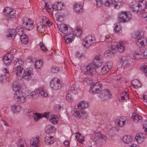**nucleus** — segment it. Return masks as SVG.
<instances>
[{
  "mask_svg": "<svg viewBox=\"0 0 147 147\" xmlns=\"http://www.w3.org/2000/svg\"><path fill=\"white\" fill-rule=\"evenodd\" d=\"M114 54V52L110 50H107L105 51V54H108L107 56H109Z\"/></svg>",
  "mask_w": 147,
  "mask_h": 147,
  "instance_id": "nucleus-62",
  "label": "nucleus"
},
{
  "mask_svg": "<svg viewBox=\"0 0 147 147\" xmlns=\"http://www.w3.org/2000/svg\"><path fill=\"white\" fill-rule=\"evenodd\" d=\"M40 92V90L36 89L34 91L32 92H30V91H26V94L27 95V97L28 98H32L35 99L38 96Z\"/></svg>",
  "mask_w": 147,
  "mask_h": 147,
  "instance_id": "nucleus-11",
  "label": "nucleus"
},
{
  "mask_svg": "<svg viewBox=\"0 0 147 147\" xmlns=\"http://www.w3.org/2000/svg\"><path fill=\"white\" fill-rule=\"evenodd\" d=\"M141 5L138 3V1L133 2L130 5V7L135 11H140L141 9Z\"/></svg>",
  "mask_w": 147,
  "mask_h": 147,
  "instance_id": "nucleus-16",
  "label": "nucleus"
},
{
  "mask_svg": "<svg viewBox=\"0 0 147 147\" xmlns=\"http://www.w3.org/2000/svg\"><path fill=\"white\" fill-rule=\"evenodd\" d=\"M145 135L142 134H138L136 135L135 137V140L137 142L141 144L144 141Z\"/></svg>",
  "mask_w": 147,
  "mask_h": 147,
  "instance_id": "nucleus-20",
  "label": "nucleus"
},
{
  "mask_svg": "<svg viewBox=\"0 0 147 147\" xmlns=\"http://www.w3.org/2000/svg\"><path fill=\"white\" fill-rule=\"evenodd\" d=\"M16 33L14 29H9L7 32L6 36L8 38L15 37L16 35Z\"/></svg>",
  "mask_w": 147,
  "mask_h": 147,
  "instance_id": "nucleus-30",
  "label": "nucleus"
},
{
  "mask_svg": "<svg viewBox=\"0 0 147 147\" xmlns=\"http://www.w3.org/2000/svg\"><path fill=\"white\" fill-rule=\"evenodd\" d=\"M115 32L117 34H119L121 32V27L120 25H118L116 24L115 25Z\"/></svg>",
  "mask_w": 147,
  "mask_h": 147,
  "instance_id": "nucleus-51",
  "label": "nucleus"
},
{
  "mask_svg": "<svg viewBox=\"0 0 147 147\" xmlns=\"http://www.w3.org/2000/svg\"><path fill=\"white\" fill-rule=\"evenodd\" d=\"M16 16L15 11L14 9L12 12H10V14L7 16L9 18H13L15 17Z\"/></svg>",
  "mask_w": 147,
  "mask_h": 147,
  "instance_id": "nucleus-56",
  "label": "nucleus"
},
{
  "mask_svg": "<svg viewBox=\"0 0 147 147\" xmlns=\"http://www.w3.org/2000/svg\"><path fill=\"white\" fill-rule=\"evenodd\" d=\"M131 119L135 123L141 122L142 119V117L141 116L136 113H133Z\"/></svg>",
  "mask_w": 147,
  "mask_h": 147,
  "instance_id": "nucleus-21",
  "label": "nucleus"
},
{
  "mask_svg": "<svg viewBox=\"0 0 147 147\" xmlns=\"http://www.w3.org/2000/svg\"><path fill=\"white\" fill-rule=\"evenodd\" d=\"M120 96L121 97L120 100L122 101L126 100L129 99L128 93L125 91L123 92L121 94Z\"/></svg>",
  "mask_w": 147,
  "mask_h": 147,
  "instance_id": "nucleus-40",
  "label": "nucleus"
},
{
  "mask_svg": "<svg viewBox=\"0 0 147 147\" xmlns=\"http://www.w3.org/2000/svg\"><path fill=\"white\" fill-rule=\"evenodd\" d=\"M22 25L25 29L30 30L34 28L33 21L27 17H24L22 19Z\"/></svg>",
  "mask_w": 147,
  "mask_h": 147,
  "instance_id": "nucleus-6",
  "label": "nucleus"
},
{
  "mask_svg": "<svg viewBox=\"0 0 147 147\" xmlns=\"http://www.w3.org/2000/svg\"><path fill=\"white\" fill-rule=\"evenodd\" d=\"M23 67H14V72L17 77H19L21 76L22 72H23Z\"/></svg>",
  "mask_w": 147,
  "mask_h": 147,
  "instance_id": "nucleus-34",
  "label": "nucleus"
},
{
  "mask_svg": "<svg viewBox=\"0 0 147 147\" xmlns=\"http://www.w3.org/2000/svg\"><path fill=\"white\" fill-rule=\"evenodd\" d=\"M66 99L68 102H70L73 100V98L71 94L68 93L66 95Z\"/></svg>",
  "mask_w": 147,
  "mask_h": 147,
  "instance_id": "nucleus-55",
  "label": "nucleus"
},
{
  "mask_svg": "<svg viewBox=\"0 0 147 147\" xmlns=\"http://www.w3.org/2000/svg\"><path fill=\"white\" fill-rule=\"evenodd\" d=\"M136 44L138 46L142 47L144 45V39L143 38H141L138 39L136 41Z\"/></svg>",
  "mask_w": 147,
  "mask_h": 147,
  "instance_id": "nucleus-43",
  "label": "nucleus"
},
{
  "mask_svg": "<svg viewBox=\"0 0 147 147\" xmlns=\"http://www.w3.org/2000/svg\"><path fill=\"white\" fill-rule=\"evenodd\" d=\"M102 86L101 83L99 82H96L91 86L90 92L92 94L98 93L101 90Z\"/></svg>",
  "mask_w": 147,
  "mask_h": 147,
  "instance_id": "nucleus-8",
  "label": "nucleus"
},
{
  "mask_svg": "<svg viewBox=\"0 0 147 147\" xmlns=\"http://www.w3.org/2000/svg\"><path fill=\"white\" fill-rule=\"evenodd\" d=\"M13 88L16 92L20 91L21 89L20 83L16 81H14L13 84Z\"/></svg>",
  "mask_w": 147,
  "mask_h": 147,
  "instance_id": "nucleus-31",
  "label": "nucleus"
},
{
  "mask_svg": "<svg viewBox=\"0 0 147 147\" xmlns=\"http://www.w3.org/2000/svg\"><path fill=\"white\" fill-rule=\"evenodd\" d=\"M49 119L51 122L54 124L57 123L59 119L57 116L55 115H51L49 116V114L48 115L47 119Z\"/></svg>",
  "mask_w": 147,
  "mask_h": 147,
  "instance_id": "nucleus-29",
  "label": "nucleus"
},
{
  "mask_svg": "<svg viewBox=\"0 0 147 147\" xmlns=\"http://www.w3.org/2000/svg\"><path fill=\"white\" fill-rule=\"evenodd\" d=\"M116 46L118 51L120 53L123 52L125 50L123 43L121 42H119L116 43Z\"/></svg>",
  "mask_w": 147,
  "mask_h": 147,
  "instance_id": "nucleus-26",
  "label": "nucleus"
},
{
  "mask_svg": "<svg viewBox=\"0 0 147 147\" xmlns=\"http://www.w3.org/2000/svg\"><path fill=\"white\" fill-rule=\"evenodd\" d=\"M76 30L78 33L76 32V33L77 34V35L79 36L82 34V27L80 26L77 27L76 28Z\"/></svg>",
  "mask_w": 147,
  "mask_h": 147,
  "instance_id": "nucleus-57",
  "label": "nucleus"
},
{
  "mask_svg": "<svg viewBox=\"0 0 147 147\" xmlns=\"http://www.w3.org/2000/svg\"><path fill=\"white\" fill-rule=\"evenodd\" d=\"M131 18V15L129 11H121L118 13V20L121 22H128Z\"/></svg>",
  "mask_w": 147,
  "mask_h": 147,
  "instance_id": "nucleus-1",
  "label": "nucleus"
},
{
  "mask_svg": "<svg viewBox=\"0 0 147 147\" xmlns=\"http://www.w3.org/2000/svg\"><path fill=\"white\" fill-rule=\"evenodd\" d=\"M140 12L142 13V16L143 18H147L146 21L147 22V10L146 9H141Z\"/></svg>",
  "mask_w": 147,
  "mask_h": 147,
  "instance_id": "nucleus-53",
  "label": "nucleus"
},
{
  "mask_svg": "<svg viewBox=\"0 0 147 147\" xmlns=\"http://www.w3.org/2000/svg\"><path fill=\"white\" fill-rule=\"evenodd\" d=\"M94 60L96 61V63H97L98 66H101L102 65V62L100 60V56L97 55L95 56Z\"/></svg>",
  "mask_w": 147,
  "mask_h": 147,
  "instance_id": "nucleus-48",
  "label": "nucleus"
},
{
  "mask_svg": "<svg viewBox=\"0 0 147 147\" xmlns=\"http://www.w3.org/2000/svg\"><path fill=\"white\" fill-rule=\"evenodd\" d=\"M54 138L52 136L46 137L45 138V142L46 144L48 145H51L55 142Z\"/></svg>",
  "mask_w": 147,
  "mask_h": 147,
  "instance_id": "nucleus-33",
  "label": "nucleus"
},
{
  "mask_svg": "<svg viewBox=\"0 0 147 147\" xmlns=\"http://www.w3.org/2000/svg\"><path fill=\"white\" fill-rule=\"evenodd\" d=\"M16 63L15 64L14 67H23L24 62L21 59H18V60L15 61Z\"/></svg>",
  "mask_w": 147,
  "mask_h": 147,
  "instance_id": "nucleus-46",
  "label": "nucleus"
},
{
  "mask_svg": "<svg viewBox=\"0 0 147 147\" xmlns=\"http://www.w3.org/2000/svg\"><path fill=\"white\" fill-rule=\"evenodd\" d=\"M96 5L98 6H100L103 2L106 7H109L112 4V0H96Z\"/></svg>",
  "mask_w": 147,
  "mask_h": 147,
  "instance_id": "nucleus-15",
  "label": "nucleus"
},
{
  "mask_svg": "<svg viewBox=\"0 0 147 147\" xmlns=\"http://www.w3.org/2000/svg\"><path fill=\"white\" fill-rule=\"evenodd\" d=\"M120 64L122 67L123 68H126L128 65L127 61L126 59H122Z\"/></svg>",
  "mask_w": 147,
  "mask_h": 147,
  "instance_id": "nucleus-52",
  "label": "nucleus"
},
{
  "mask_svg": "<svg viewBox=\"0 0 147 147\" xmlns=\"http://www.w3.org/2000/svg\"><path fill=\"white\" fill-rule=\"evenodd\" d=\"M88 103L86 101L82 100L79 102L77 105V107L79 109H83L88 107Z\"/></svg>",
  "mask_w": 147,
  "mask_h": 147,
  "instance_id": "nucleus-25",
  "label": "nucleus"
},
{
  "mask_svg": "<svg viewBox=\"0 0 147 147\" xmlns=\"http://www.w3.org/2000/svg\"><path fill=\"white\" fill-rule=\"evenodd\" d=\"M40 94L41 96L44 97H47L48 96V94L47 92V91L44 89H41L40 90Z\"/></svg>",
  "mask_w": 147,
  "mask_h": 147,
  "instance_id": "nucleus-54",
  "label": "nucleus"
},
{
  "mask_svg": "<svg viewBox=\"0 0 147 147\" xmlns=\"http://www.w3.org/2000/svg\"><path fill=\"white\" fill-rule=\"evenodd\" d=\"M99 97L104 100L110 98L111 94L110 91L108 89L103 90L99 94Z\"/></svg>",
  "mask_w": 147,
  "mask_h": 147,
  "instance_id": "nucleus-10",
  "label": "nucleus"
},
{
  "mask_svg": "<svg viewBox=\"0 0 147 147\" xmlns=\"http://www.w3.org/2000/svg\"><path fill=\"white\" fill-rule=\"evenodd\" d=\"M74 9L77 13L82 12L83 10V6L80 4L76 3L74 5Z\"/></svg>",
  "mask_w": 147,
  "mask_h": 147,
  "instance_id": "nucleus-28",
  "label": "nucleus"
},
{
  "mask_svg": "<svg viewBox=\"0 0 147 147\" xmlns=\"http://www.w3.org/2000/svg\"><path fill=\"white\" fill-rule=\"evenodd\" d=\"M123 142L125 144H129L131 142L132 139L130 136H124L122 138Z\"/></svg>",
  "mask_w": 147,
  "mask_h": 147,
  "instance_id": "nucleus-32",
  "label": "nucleus"
},
{
  "mask_svg": "<svg viewBox=\"0 0 147 147\" xmlns=\"http://www.w3.org/2000/svg\"><path fill=\"white\" fill-rule=\"evenodd\" d=\"M76 55L78 58L80 59L83 57V55L79 52H77L76 53Z\"/></svg>",
  "mask_w": 147,
  "mask_h": 147,
  "instance_id": "nucleus-59",
  "label": "nucleus"
},
{
  "mask_svg": "<svg viewBox=\"0 0 147 147\" xmlns=\"http://www.w3.org/2000/svg\"><path fill=\"white\" fill-rule=\"evenodd\" d=\"M51 70V72L53 73H57L59 71V69L57 67L52 68Z\"/></svg>",
  "mask_w": 147,
  "mask_h": 147,
  "instance_id": "nucleus-63",
  "label": "nucleus"
},
{
  "mask_svg": "<svg viewBox=\"0 0 147 147\" xmlns=\"http://www.w3.org/2000/svg\"><path fill=\"white\" fill-rule=\"evenodd\" d=\"M55 130V129L54 127L51 125H48L46 126L45 131L47 134H50L54 133Z\"/></svg>",
  "mask_w": 147,
  "mask_h": 147,
  "instance_id": "nucleus-35",
  "label": "nucleus"
},
{
  "mask_svg": "<svg viewBox=\"0 0 147 147\" xmlns=\"http://www.w3.org/2000/svg\"><path fill=\"white\" fill-rule=\"evenodd\" d=\"M92 138L93 140L96 144H100L103 140H105L106 137L105 135L102 134L99 132H95L93 134Z\"/></svg>",
  "mask_w": 147,
  "mask_h": 147,
  "instance_id": "nucleus-4",
  "label": "nucleus"
},
{
  "mask_svg": "<svg viewBox=\"0 0 147 147\" xmlns=\"http://www.w3.org/2000/svg\"><path fill=\"white\" fill-rule=\"evenodd\" d=\"M45 5L42 10L44 12L47 11L50 14H53L52 9H51V5L48 0H46L44 2Z\"/></svg>",
  "mask_w": 147,
  "mask_h": 147,
  "instance_id": "nucleus-13",
  "label": "nucleus"
},
{
  "mask_svg": "<svg viewBox=\"0 0 147 147\" xmlns=\"http://www.w3.org/2000/svg\"><path fill=\"white\" fill-rule=\"evenodd\" d=\"M14 9L9 7L5 8L3 10V12L5 16L7 17L9 15V14L11 12H12Z\"/></svg>",
  "mask_w": 147,
  "mask_h": 147,
  "instance_id": "nucleus-45",
  "label": "nucleus"
},
{
  "mask_svg": "<svg viewBox=\"0 0 147 147\" xmlns=\"http://www.w3.org/2000/svg\"><path fill=\"white\" fill-rule=\"evenodd\" d=\"M43 64V62L41 60L36 61L35 64V66L36 69H39L41 67Z\"/></svg>",
  "mask_w": 147,
  "mask_h": 147,
  "instance_id": "nucleus-50",
  "label": "nucleus"
},
{
  "mask_svg": "<svg viewBox=\"0 0 147 147\" xmlns=\"http://www.w3.org/2000/svg\"><path fill=\"white\" fill-rule=\"evenodd\" d=\"M50 85L52 89L55 90L60 89L61 87L60 80L56 78L51 80Z\"/></svg>",
  "mask_w": 147,
  "mask_h": 147,
  "instance_id": "nucleus-9",
  "label": "nucleus"
},
{
  "mask_svg": "<svg viewBox=\"0 0 147 147\" xmlns=\"http://www.w3.org/2000/svg\"><path fill=\"white\" fill-rule=\"evenodd\" d=\"M49 114V112H46L44 113L43 115H42V114H39L37 113H34V120L35 121H37L40 119L42 117H45L48 119V115Z\"/></svg>",
  "mask_w": 147,
  "mask_h": 147,
  "instance_id": "nucleus-18",
  "label": "nucleus"
},
{
  "mask_svg": "<svg viewBox=\"0 0 147 147\" xmlns=\"http://www.w3.org/2000/svg\"><path fill=\"white\" fill-rule=\"evenodd\" d=\"M32 73V70L28 69H26L23 74V76L25 79H30L31 77Z\"/></svg>",
  "mask_w": 147,
  "mask_h": 147,
  "instance_id": "nucleus-27",
  "label": "nucleus"
},
{
  "mask_svg": "<svg viewBox=\"0 0 147 147\" xmlns=\"http://www.w3.org/2000/svg\"><path fill=\"white\" fill-rule=\"evenodd\" d=\"M37 29L38 32H43L45 30V26L42 22H40L37 24Z\"/></svg>",
  "mask_w": 147,
  "mask_h": 147,
  "instance_id": "nucleus-36",
  "label": "nucleus"
},
{
  "mask_svg": "<svg viewBox=\"0 0 147 147\" xmlns=\"http://www.w3.org/2000/svg\"><path fill=\"white\" fill-rule=\"evenodd\" d=\"M126 119V118L125 117H121L116 120V123L119 126H122L125 124Z\"/></svg>",
  "mask_w": 147,
  "mask_h": 147,
  "instance_id": "nucleus-23",
  "label": "nucleus"
},
{
  "mask_svg": "<svg viewBox=\"0 0 147 147\" xmlns=\"http://www.w3.org/2000/svg\"><path fill=\"white\" fill-rule=\"evenodd\" d=\"M26 97L27 95L26 94V91L25 92L21 91L17 92L14 95V99L21 102H24Z\"/></svg>",
  "mask_w": 147,
  "mask_h": 147,
  "instance_id": "nucleus-7",
  "label": "nucleus"
},
{
  "mask_svg": "<svg viewBox=\"0 0 147 147\" xmlns=\"http://www.w3.org/2000/svg\"><path fill=\"white\" fill-rule=\"evenodd\" d=\"M112 62H108L102 67H101L100 66H98L96 68V71L100 74H105L112 68Z\"/></svg>",
  "mask_w": 147,
  "mask_h": 147,
  "instance_id": "nucleus-2",
  "label": "nucleus"
},
{
  "mask_svg": "<svg viewBox=\"0 0 147 147\" xmlns=\"http://www.w3.org/2000/svg\"><path fill=\"white\" fill-rule=\"evenodd\" d=\"M20 39L22 43L24 44L28 43L29 40L27 35L24 33L22 34L21 35Z\"/></svg>",
  "mask_w": 147,
  "mask_h": 147,
  "instance_id": "nucleus-38",
  "label": "nucleus"
},
{
  "mask_svg": "<svg viewBox=\"0 0 147 147\" xmlns=\"http://www.w3.org/2000/svg\"><path fill=\"white\" fill-rule=\"evenodd\" d=\"M40 48L43 51H47V49L46 48L45 45L43 44V43L40 42Z\"/></svg>",
  "mask_w": 147,
  "mask_h": 147,
  "instance_id": "nucleus-58",
  "label": "nucleus"
},
{
  "mask_svg": "<svg viewBox=\"0 0 147 147\" xmlns=\"http://www.w3.org/2000/svg\"><path fill=\"white\" fill-rule=\"evenodd\" d=\"M143 55L144 58H147V48L143 52Z\"/></svg>",
  "mask_w": 147,
  "mask_h": 147,
  "instance_id": "nucleus-64",
  "label": "nucleus"
},
{
  "mask_svg": "<svg viewBox=\"0 0 147 147\" xmlns=\"http://www.w3.org/2000/svg\"><path fill=\"white\" fill-rule=\"evenodd\" d=\"M114 7L119 8L123 4L122 0H114L112 1V4Z\"/></svg>",
  "mask_w": 147,
  "mask_h": 147,
  "instance_id": "nucleus-37",
  "label": "nucleus"
},
{
  "mask_svg": "<svg viewBox=\"0 0 147 147\" xmlns=\"http://www.w3.org/2000/svg\"><path fill=\"white\" fill-rule=\"evenodd\" d=\"M96 71L95 65L93 63H89L86 67H84L83 71L86 75L89 76L93 74L95 71Z\"/></svg>",
  "mask_w": 147,
  "mask_h": 147,
  "instance_id": "nucleus-5",
  "label": "nucleus"
},
{
  "mask_svg": "<svg viewBox=\"0 0 147 147\" xmlns=\"http://www.w3.org/2000/svg\"><path fill=\"white\" fill-rule=\"evenodd\" d=\"M75 137L77 140L80 143H82L84 141V137L82 136L79 132L76 133Z\"/></svg>",
  "mask_w": 147,
  "mask_h": 147,
  "instance_id": "nucleus-42",
  "label": "nucleus"
},
{
  "mask_svg": "<svg viewBox=\"0 0 147 147\" xmlns=\"http://www.w3.org/2000/svg\"><path fill=\"white\" fill-rule=\"evenodd\" d=\"M64 8L65 6L62 3L57 2L53 5L52 11H53L54 10H61L64 9Z\"/></svg>",
  "mask_w": 147,
  "mask_h": 147,
  "instance_id": "nucleus-19",
  "label": "nucleus"
},
{
  "mask_svg": "<svg viewBox=\"0 0 147 147\" xmlns=\"http://www.w3.org/2000/svg\"><path fill=\"white\" fill-rule=\"evenodd\" d=\"M66 36L65 42L67 44H68L69 43H71L75 37V36L72 34H70L69 35H68L67 37V36Z\"/></svg>",
  "mask_w": 147,
  "mask_h": 147,
  "instance_id": "nucleus-41",
  "label": "nucleus"
},
{
  "mask_svg": "<svg viewBox=\"0 0 147 147\" xmlns=\"http://www.w3.org/2000/svg\"><path fill=\"white\" fill-rule=\"evenodd\" d=\"M98 42L94 35H88L86 37L82 42L84 47H86L90 46L93 43Z\"/></svg>",
  "mask_w": 147,
  "mask_h": 147,
  "instance_id": "nucleus-3",
  "label": "nucleus"
},
{
  "mask_svg": "<svg viewBox=\"0 0 147 147\" xmlns=\"http://www.w3.org/2000/svg\"><path fill=\"white\" fill-rule=\"evenodd\" d=\"M39 141V137L35 136L31 140V147H38Z\"/></svg>",
  "mask_w": 147,
  "mask_h": 147,
  "instance_id": "nucleus-17",
  "label": "nucleus"
},
{
  "mask_svg": "<svg viewBox=\"0 0 147 147\" xmlns=\"http://www.w3.org/2000/svg\"><path fill=\"white\" fill-rule=\"evenodd\" d=\"M74 85H71L69 87V92H71L72 93L75 92Z\"/></svg>",
  "mask_w": 147,
  "mask_h": 147,
  "instance_id": "nucleus-60",
  "label": "nucleus"
},
{
  "mask_svg": "<svg viewBox=\"0 0 147 147\" xmlns=\"http://www.w3.org/2000/svg\"><path fill=\"white\" fill-rule=\"evenodd\" d=\"M131 84L134 86L135 88H136L140 87L141 85L138 80L137 79H135L132 81Z\"/></svg>",
  "mask_w": 147,
  "mask_h": 147,
  "instance_id": "nucleus-44",
  "label": "nucleus"
},
{
  "mask_svg": "<svg viewBox=\"0 0 147 147\" xmlns=\"http://www.w3.org/2000/svg\"><path fill=\"white\" fill-rule=\"evenodd\" d=\"M13 59V55L10 53L7 54L3 58L4 63L7 66L9 65Z\"/></svg>",
  "mask_w": 147,
  "mask_h": 147,
  "instance_id": "nucleus-14",
  "label": "nucleus"
},
{
  "mask_svg": "<svg viewBox=\"0 0 147 147\" xmlns=\"http://www.w3.org/2000/svg\"><path fill=\"white\" fill-rule=\"evenodd\" d=\"M73 115L78 118L82 117L83 119H85L87 116V114L82 111L80 109H78L75 110L73 113Z\"/></svg>",
  "mask_w": 147,
  "mask_h": 147,
  "instance_id": "nucleus-12",
  "label": "nucleus"
},
{
  "mask_svg": "<svg viewBox=\"0 0 147 147\" xmlns=\"http://www.w3.org/2000/svg\"><path fill=\"white\" fill-rule=\"evenodd\" d=\"M141 70L145 73V75L147 77V63H144L142 64L141 67Z\"/></svg>",
  "mask_w": 147,
  "mask_h": 147,
  "instance_id": "nucleus-49",
  "label": "nucleus"
},
{
  "mask_svg": "<svg viewBox=\"0 0 147 147\" xmlns=\"http://www.w3.org/2000/svg\"><path fill=\"white\" fill-rule=\"evenodd\" d=\"M59 30L62 33L66 34L68 32V28L67 25L64 24H61L58 26Z\"/></svg>",
  "mask_w": 147,
  "mask_h": 147,
  "instance_id": "nucleus-24",
  "label": "nucleus"
},
{
  "mask_svg": "<svg viewBox=\"0 0 147 147\" xmlns=\"http://www.w3.org/2000/svg\"><path fill=\"white\" fill-rule=\"evenodd\" d=\"M18 147H28V144L26 140L21 139L18 140L17 142Z\"/></svg>",
  "mask_w": 147,
  "mask_h": 147,
  "instance_id": "nucleus-22",
  "label": "nucleus"
},
{
  "mask_svg": "<svg viewBox=\"0 0 147 147\" xmlns=\"http://www.w3.org/2000/svg\"><path fill=\"white\" fill-rule=\"evenodd\" d=\"M24 113L28 117L31 118L34 116V112L27 109H25L24 111Z\"/></svg>",
  "mask_w": 147,
  "mask_h": 147,
  "instance_id": "nucleus-39",
  "label": "nucleus"
},
{
  "mask_svg": "<svg viewBox=\"0 0 147 147\" xmlns=\"http://www.w3.org/2000/svg\"><path fill=\"white\" fill-rule=\"evenodd\" d=\"M140 32L139 31H137L133 33L132 36V37L136 38L137 37L140 36Z\"/></svg>",
  "mask_w": 147,
  "mask_h": 147,
  "instance_id": "nucleus-61",
  "label": "nucleus"
},
{
  "mask_svg": "<svg viewBox=\"0 0 147 147\" xmlns=\"http://www.w3.org/2000/svg\"><path fill=\"white\" fill-rule=\"evenodd\" d=\"M13 111L15 113L19 112L21 110V107L19 105H13L11 107Z\"/></svg>",
  "mask_w": 147,
  "mask_h": 147,
  "instance_id": "nucleus-47",
  "label": "nucleus"
}]
</instances>
